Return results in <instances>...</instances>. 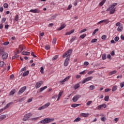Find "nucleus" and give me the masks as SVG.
Instances as JSON below:
<instances>
[{
	"instance_id": "obj_38",
	"label": "nucleus",
	"mask_w": 124,
	"mask_h": 124,
	"mask_svg": "<svg viewBox=\"0 0 124 124\" xmlns=\"http://www.w3.org/2000/svg\"><path fill=\"white\" fill-rule=\"evenodd\" d=\"M98 31H99V29H96L94 30L93 33V35H94L95 33H96V32Z\"/></svg>"
},
{
	"instance_id": "obj_1",
	"label": "nucleus",
	"mask_w": 124,
	"mask_h": 124,
	"mask_svg": "<svg viewBox=\"0 0 124 124\" xmlns=\"http://www.w3.org/2000/svg\"><path fill=\"white\" fill-rule=\"evenodd\" d=\"M72 53V49H70L68 51H66L62 56V58H66L64 62V66H67L68 65V61L70 59V56Z\"/></svg>"
},
{
	"instance_id": "obj_61",
	"label": "nucleus",
	"mask_w": 124,
	"mask_h": 124,
	"mask_svg": "<svg viewBox=\"0 0 124 124\" xmlns=\"http://www.w3.org/2000/svg\"><path fill=\"white\" fill-rule=\"evenodd\" d=\"M32 101V98H30L28 100L27 102L30 103Z\"/></svg>"
},
{
	"instance_id": "obj_63",
	"label": "nucleus",
	"mask_w": 124,
	"mask_h": 124,
	"mask_svg": "<svg viewBox=\"0 0 124 124\" xmlns=\"http://www.w3.org/2000/svg\"><path fill=\"white\" fill-rule=\"evenodd\" d=\"M102 107H103V108H106V107H107V105L106 104L102 105Z\"/></svg>"
},
{
	"instance_id": "obj_2",
	"label": "nucleus",
	"mask_w": 124,
	"mask_h": 124,
	"mask_svg": "<svg viewBox=\"0 0 124 124\" xmlns=\"http://www.w3.org/2000/svg\"><path fill=\"white\" fill-rule=\"evenodd\" d=\"M118 5L117 3H114L109 6V7L108 8L106 11H109L110 14H114L115 11H116V8L115 7Z\"/></svg>"
},
{
	"instance_id": "obj_27",
	"label": "nucleus",
	"mask_w": 124,
	"mask_h": 124,
	"mask_svg": "<svg viewBox=\"0 0 124 124\" xmlns=\"http://www.w3.org/2000/svg\"><path fill=\"white\" fill-rule=\"evenodd\" d=\"M105 1H106V0H103L100 3H99L100 6H102L105 3Z\"/></svg>"
},
{
	"instance_id": "obj_57",
	"label": "nucleus",
	"mask_w": 124,
	"mask_h": 124,
	"mask_svg": "<svg viewBox=\"0 0 124 124\" xmlns=\"http://www.w3.org/2000/svg\"><path fill=\"white\" fill-rule=\"evenodd\" d=\"M6 21V18H3L1 20V22L2 23H4Z\"/></svg>"
},
{
	"instance_id": "obj_60",
	"label": "nucleus",
	"mask_w": 124,
	"mask_h": 124,
	"mask_svg": "<svg viewBox=\"0 0 124 124\" xmlns=\"http://www.w3.org/2000/svg\"><path fill=\"white\" fill-rule=\"evenodd\" d=\"M93 71H90L88 72V74L90 75V74H93Z\"/></svg>"
},
{
	"instance_id": "obj_56",
	"label": "nucleus",
	"mask_w": 124,
	"mask_h": 124,
	"mask_svg": "<svg viewBox=\"0 0 124 124\" xmlns=\"http://www.w3.org/2000/svg\"><path fill=\"white\" fill-rule=\"evenodd\" d=\"M121 88H124V82L120 83Z\"/></svg>"
},
{
	"instance_id": "obj_8",
	"label": "nucleus",
	"mask_w": 124,
	"mask_h": 124,
	"mask_svg": "<svg viewBox=\"0 0 124 124\" xmlns=\"http://www.w3.org/2000/svg\"><path fill=\"white\" fill-rule=\"evenodd\" d=\"M50 105V103H47L45 104L44 106L38 108V110H42L43 109H45V108H47Z\"/></svg>"
},
{
	"instance_id": "obj_39",
	"label": "nucleus",
	"mask_w": 124,
	"mask_h": 124,
	"mask_svg": "<svg viewBox=\"0 0 124 124\" xmlns=\"http://www.w3.org/2000/svg\"><path fill=\"white\" fill-rule=\"evenodd\" d=\"M15 21L17 22L19 20V16L18 15H16L15 18Z\"/></svg>"
},
{
	"instance_id": "obj_42",
	"label": "nucleus",
	"mask_w": 124,
	"mask_h": 124,
	"mask_svg": "<svg viewBox=\"0 0 124 124\" xmlns=\"http://www.w3.org/2000/svg\"><path fill=\"white\" fill-rule=\"evenodd\" d=\"M86 36H87V35L86 34H83L80 35V38L83 39V38H85V37H86Z\"/></svg>"
},
{
	"instance_id": "obj_53",
	"label": "nucleus",
	"mask_w": 124,
	"mask_h": 124,
	"mask_svg": "<svg viewBox=\"0 0 124 124\" xmlns=\"http://www.w3.org/2000/svg\"><path fill=\"white\" fill-rule=\"evenodd\" d=\"M45 48L46 49V50H49V49H50V46H46L45 47Z\"/></svg>"
},
{
	"instance_id": "obj_17",
	"label": "nucleus",
	"mask_w": 124,
	"mask_h": 124,
	"mask_svg": "<svg viewBox=\"0 0 124 124\" xmlns=\"http://www.w3.org/2000/svg\"><path fill=\"white\" fill-rule=\"evenodd\" d=\"M78 106H81V104H73L71 105V107H74V108L78 107Z\"/></svg>"
},
{
	"instance_id": "obj_6",
	"label": "nucleus",
	"mask_w": 124,
	"mask_h": 124,
	"mask_svg": "<svg viewBox=\"0 0 124 124\" xmlns=\"http://www.w3.org/2000/svg\"><path fill=\"white\" fill-rule=\"evenodd\" d=\"M26 89H27V87L26 86L23 87L18 92L17 94H21V93H24Z\"/></svg>"
},
{
	"instance_id": "obj_18",
	"label": "nucleus",
	"mask_w": 124,
	"mask_h": 124,
	"mask_svg": "<svg viewBox=\"0 0 124 124\" xmlns=\"http://www.w3.org/2000/svg\"><path fill=\"white\" fill-rule=\"evenodd\" d=\"M4 53V48L0 47V55H2Z\"/></svg>"
},
{
	"instance_id": "obj_21",
	"label": "nucleus",
	"mask_w": 124,
	"mask_h": 124,
	"mask_svg": "<svg viewBox=\"0 0 124 124\" xmlns=\"http://www.w3.org/2000/svg\"><path fill=\"white\" fill-rule=\"evenodd\" d=\"M12 103H13L11 102L8 104H7V105L4 108V110H5V109H7V108H8V107H9V106H10L11 105V104H12Z\"/></svg>"
},
{
	"instance_id": "obj_14",
	"label": "nucleus",
	"mask_w": 124,
	"mask_h": 124,
	"mask_svg": "<svg viewBox=\"0 0 124 124\" xmlns=\"http://www.w3.org/2000/svg\"><path fill=\"white\" fill-rule=\"evenodd\" d=\"M22 55H23L24 56H29V55H31V52L23 51L22 52Z\"/></svg>"
},
{
	"instance_id": "obj_30",
	"label": "nucleus",
	"mask_w": 124,
	"mask_h": 124,
	"mask_svg": "<svg viewBox=\"0 0 124 124\" xmlns=\"http://www.w3.org/2000/svg\"><path fill=\"white\" fill-rule=\"evenodd\" d=\"M117 31H123V27L122 26H119L117 28Z\"/></svg>"
},
{
	"instance_id": "obj_31",
	"label": "nucleus",
	"mask_w": 124,
	"mask_h": 124,
	"mask_svg": "<svg viewBox=\"0 0 124 124\" xmlns=\"http://www.w3.org/2000/svg\"><path fill=\"white\" fill-rule=\"evenodd\" d=\"M5 118H6V116L5 115L0 116V120H4Z\"/></svg>"
},
{
	"instance_id": "obj_15",
	"label": "nucleus",
	"mask_w": 124,
	"mask_h": 124,
	"mask_svg": "<svg viewBox=\"0 0 124 124\" xmlns=\"http://www.w3.org/2000/svg\"><path fill=\"white\" fill-rule=\"evenodd\" d=\"M30 119V117H29L27 114H26L25 116L23 118L22 120L24 121V122H26V121H28Z\"/></svg>"
},
{
	"instance_id": "obj_49",
	"label": "nucleus",
	"mask_w": 124,
	"mask_h": 124,
	"mask_svg": "<svg viewBox=\"0 0 124 124\" xmlns=\"http://www.w3.org/2000/svg\"><path fill=\"white\" fill-rule=\"evenodd\" d=\"M85 31H87V29H84L83 30H82L80 31V33H82V32H85Z\"/></svg>"
},
{
	"instance_id": "obj_23",
	"label": "nucleus",
	"mask_w": 124,
	"mask_h": 124,
	"mask_svg": "<svg viewBox=\"0 0 124 124\" xmlns=\"http://www.w3.org/2000/svg\"><path fill=\"white\" fill-rule=\"evenodd\" d=\"M46 89H47V86H45L44 87L41 88L40 89L39 93H41V92H43V91H44V90H45Z\"/></svg>"
},
{
	"instance_id": "obj_25",
	"label": "nucleus",
	"mask_w": 124,
	"mask_h": 124,
	"mask_svg": "<svg viewBox=\"0 0 124 124\" xmlns=\"http://www.w3.org/2000/svg\"><path fill=\"white\" fill-rule=\"evenodd\" d=\"M117 73V71L114 70L109 73V75H113V74H116Z\"/></svg>"
},
{
	"instance_id": "obj_20",
	"label": "nucleus",
	"mask_w": 124,
	"mask_h": 124,
	"mask_svg": "<svg viewBox=\"0 0 124 124\" xmlns=\"http://www.w3.org/2000/svg\"><path fill=\"white\" fill-rule=\"evenodd\" d=\"M80 87V84L79 83H78L77 84H76L74 86V89L75 90H77V89H78V88Z\"/></svg>"
},
{
	"instance_id": "obj_11",
	"label": "nucleus",
	"mask_w": 124,
	"mask_h": 124,
	"mask_svg": "<svg viewBox=\"0 0 124 124\" xmlns=\"http://www.w3.org/2000/svg\"><path fill=\"white\" fill-rule=\"evenodd\" d=\"M65 27H66V25H65V24H63L61 25V27L57 29V31H62V30H63V29H64Z\"/></svg>"
},
{
	"instance_id": "obj_58",
	"label": "nucleus",
	"mask_w": 124,
	"mask_h": 124,
	"mask_svg": "<svg viewBox=\"0 0 124 124\" xmlns=\"http://www.w3.org/2000/svg\"><path fill=\"white\" fill-rule=\"evenodd\" d=\"M110 54L112 55V56H115V50H113L111 51Z\"/></svg>"
},
{
	"instance_id": "obj_54",
	"label": "nucleus",
	"mask_w": 124,
	"mask_h": 124,
	"mask_svg": "<svg viewBox=\"0 0 124 124\" xmlns=\"http://www.w3.org/2000/svg\"><path fill=\"white\" fill-rule=\"evenodd\" d=\"M16 58H19V55H15L12 57V60H14L15 59H16Z\"/></svg>"
},
{
	"instance_id": "obj_7",
	"label": "nucleus",
	"mask_w": 124,
	"mask_h": 124,
	"mask_svg": "<svg viewBox=\"0 0 124 124\" xmlns=\"http://www.w3.org/2000/svg\"><path fill=\"white\" fill-rule=\"evenodd\" d=\"M42 84H43V81H39L37 82L35 84V88L38 89V88H40Z\"/></svg>"
},
{
	"instance_id": "obj_33",
	"label": "nucleus",
	"mask_w": 124,
	"mask_h": 124,
	"mask_svg": "<svg viewBox=\"0 0 124 124\" xmlns=\"http://www.w3.org/2000/svg\"><path fill=\"white\" fill-rule=\"evenodd\" d=\"M104 100L105 101H108V100H109V96L108 95L106 96L104 98Z\"/></svg>"
},
{
	"instance_id": "obj_51",
	"label": "nucleus",
	"mask_w": 124,
	"mask_h": 124,
	"mask_svg": "<svg viewBox=\"0 0 124 124\" xmlns=\"http://www.w3.org/2000/svg\"><path fill=\"white\" fill-rule=\"evenodd\" d=\"M26 68H27L26 67H24V68H23L21 69L20 72H22V71H26Z\"/></svg>"
},
{
	"instance_id": "obj_50",
	"label": "nucleus",
	"mask_w": 124,
	"mask_h": 124,
	"mask_svg": "<svg viewBox=\"0 0 124 124\" xmlns=\"http://www.w3.org/2000/svg\"><path fill=\"white\" fill-rule=\"evenodd\" d=\"M9 44V42H6L3 43V45L4 46H6V45H8Z\"/></svg>"
},
{
	"instance_id": "obj_62",
	"label": "nucleus",
	"mask_w": 124,
	"mask_h": 124,
	"mask_svg": "<svg viewBox=\"0 0 124 124\" xmlns=\"http://www.w3.org/2000/svg\"><path fill=\"white\" fill-rule=\"evenodd\" d=\"M26 114H27L28 116L29 117V118L30 117H31V116H32V114H31V113H27Z\"/></svg>"
},
{
	"instance_id": "obj_37",
	"label": "nucleus",
	"mask_w": 124,
	"mask_h": 124,
	"mask_svg": "<svg viewBox=\"0 0 124 124\" xmlns=\"http://www.w3.org/2000/svg\"><path fill=\"white\" fill-rule=\"evenodd\" d=\"M95 42H97V39H93L91 41V43H94Z\"/></svg>"
},
{
	"instance_id": "obj_52",
	"label": "nucleus",
	"mask_w": 124,
	"mask_h": 124,
	"mask_svg": "<svg viewBox=\"0 0 124 124\" xmlns=\"http://www.w3.org/2000/svg\"><path fill=\"white\" fill-rule=\"evenodd\" d=\"M110 91H111V89L109 88H107L105 90V93H108V92H110Z\"/></svg>"
},
{
	"instance_id": "obj_13",
	"label": "nucleus",
	"mask_w": 124,
	"mask_h": 124,
	"mask_svg": "<svg viewBox=\"0 0 124 124\" xmlns=\"http://www.w3.org/2000/svg\"><path fill=\"white\" fill-rule=\"evenodd\" d=\"M70 78V76H68L66 78H65L63 80L60 81V83H64V82H66L69 78Z\"/></svg>"
},
{
	"instance_id": "obj_16",
	"label": "nucleus",
	"mask_w": 124,
	"mask_h": 124,
	"mask_svg": "<svg viewBox=\"0 0 124 124\" xmlns=\"http://www.w3.org/2000/svg\"><path fill=\"white\" fill-rule=\"evenodd\" d=\"M62 93H63L62 91H60V92L59 93L58 96V98H57L58 101L60 100V98H61V96L62 95Z\"/></svg>"
},
{
	"instance_id": "obj_64",
	"label": "nucleus",
	"mask_w": 124,
	"mask_h": 124,
	"mask_svg": "<svg viewBox=\"0 0 124 124\" xmlns=\"http://www.w3.org/2000/svg\"><path fill=\"white\" fill-rule=\"evenodd\" d=\"M121 39H122V40H124V36L122 35L121 36Z\"/></svg>"
},
{
	"instance_id": "obj_48",
	"label": "nucleus",
	"mask_w": 124,
	"mask_h": 124,
	"mask_svg": "<svg viewBox=\"0 0 124 124\" xmlns=\"http://www.w3.org/2000/svg\"><path fill=\"white\" fill-rule=\"evenodd\" d=\"M101 120L102 122H106L107 119H106V117H102L101 118Z\"/></svg>"
},
{
	"instance_id": "obj_28",
	"label": "nucleus",
	"mask_w": 124,
	"mask_h": 124,
	"mask_svg": "<svg viewBox=\"0 0 124 124\" xmlns=\"http://www.w3.org/2000/svg\"><path fill=\"white\" fill-rule=\"evenodd\" d=\"M80 121H81V118H80V117H78L74 121V123H78V122H80Z\"/></svg>"
},
{
	"instance_id": "obj_29",
	"label": "nucleus",
	"mask_w": 124,
	"mask_h": 124,
	"mask_svg": "<svg viewBox=\"0 0 124 124\" xmlns=\"http://www.w3.org/2000/svg\"><path fill=\"white\" fill-rule=\"evenodd\" d=\"M40 72L42 74H44V67L43 66L41 67Z\"/></svg>"
},
{
	"instance_id": "obj_9",
	"label": "nucleus",
	"mask_w": 124,
	"mask_h": 124,
	"mask_svg": "<svg viewBox=\"0 0 124 124\" xmlns=\"http://www.w3.org/2000/svg\"><path fill=\"white\" fill-rule=\"evenodd\" d=\"M93 77H88L86 78H85L82 82L83 84H85V83H87V82L89 81H91L93 79Z\"/></svg>"
},
{
	"instance_id": "obj_5",
	"label": "nucleus",
	"mask_w": 124,
	"mask_h": 124,
	"mask_svg": "<svg viewBox=\"0 0 124 124\" xmlns=\"http://www.w3.org/2000/svg\"><path fill=\"white\" fill-rule=\"evenodd\" d=\"M81 97V95H76L74 96L72 99L73 102H77L78 99H79Z\"/></svg>"
},
{
	"instance_id": "obj_43",
	"label": "nucleus",
	"mask_w": 124,
	"mask_h": 124,
	"mask_svg": "<svg viewBox=\"0 0 124 124\" xmlns=\"http://www.w3.org/2000/svg\"><path fill=\"white\" fill-rule=\"evenodd\" d=\"M119 39H120V38H119V37L116 36L114 38V41H115V42H117V41H119Z\"/></svg>"
},
{
	"instance_id": "obj_3",
	"label": "nucleus",
	"mask_w": 124,
	"mask_h": 124,
	"mask_svg": "<svg viewBox=\"0 0 124 124\" xmlns=\"http://www.w3.org/2000/svg\"><path fill=\"white\" fill-rule=\"evenodd\" d=\"M55 119L54 118H45L44 119L40 121L41 124H46L51 123V122H54Z\"/></svg>"
},
{
	"instance_id": "obj_41",
	"label": "nucleus",
	"mask_w": 124,
	"mask_h": 124,
	"mask_svg": "<svg viewBox=\"0 0 124 124\" xmlns=\"http://www.w3.org/2000/svg\"><path fill=\"white\" fill-rule=\"evenodd\" d=\"M39 119V117H35L31 119V121H37Z\"/></svg>"
},
{
	"instance_id": "obj_59",
	"label": "nucleus",
	"mask_w": 124,
	"mask_h": 124,
	"mask_svg": "<svg viewBox=\"0 0 124 124\" xmlns=\"http://www.w3.org/2000/svg\"><path fill=\"white\" fill-rule=\"evenodd\" d=\"M86 72V71L84 70L82 72H81L79 73V74H80L81 75H83V74H85V73Z\"/></svg>"
},
{
	"instance_id": "obj_32",
	"label": "nucleus",
	"mask_w": 124,
	"mask_h": 124,
	"mask_svg": "<svg viewBox=\"0 0 124 124\" xmlns=\"http://www.w3.org/2000/svg\"><path fill=\"white\" fill-rule=\"evenodd\" d=\"M117 86H114L112 87V92H116L117 91Z\"/></svg>"
},
{
	"instance_id": "obj_44",
	"label": "nucleus",
	"mask_w": 124,
	"mask_h": 124,
	"mask_svg": "<svg viewBox=\"0 0 124 124\" xmlns=\"http://www.w3.org/2000/svg\"><path fill=\"white\" fill-rule=\"evenodd\" d=\"M58 58V55H55L53 58H52V61H56Z\"/></svg>"
},
{
	"instance_id": "obj_26",
	"label": "nucleus",
	"mask_w": 124,
	"mask_h": 124,
	"mask_svg": "<svg viewBox=\"0 0 124 124\" xmlns=\"http://www.w3.org/2000/svg\"><path fill=\"white\" fill-rule=\"evenodd\" d=\"M89 89L90 91H93V90H94L95 89V87L94 85H91L89 87Z\"/></svg>"
},
{
	"instance_id": "obj_35",
	"label": "nucleus",
	"mask_w": 124,
	"mask_h": 124,
	"mask_svg": "<svg viewBox=\"0 0 124 124\" xmlns=\"http://www.w3.org/2000/svg\"><path fill=\"white\" fill-rule=\"evenodd\" d=\"M4 64V62L0 61V67H2Z\"/></svg>"
},
{
	"instance_id": "obj_45",
	"label": "nucleus",
	"mask_w": 124,
	"mask_h": 124,
	"mask_svg": "<svg viewBox=\"0 0 124 124\" xmlns=\"http://www.w3.org/2000/svg\"><path fill=\"white\" fill-rule=\"evenodd\" d=\"M102 58V60H106V58H107L106 54H103Z\"/></svg>"
},
{
	"instance_id": "obj_47",
	"label": "nucleus",
	"mask_w": 124,
	"mask_h": 124,
	"mask_svg": "<svg viewBox=\"0 0 124 124\" xmlns=\"http://www.w3.org/2000/svg\"><path fill=\"white\" fill-rule=\"evenodd\" d=\"M3 6L4 7V8H8V4L7 3H4L3 4Z\"/></svg>"
},
{
	"instance_id": "obj_24",
	"label": "nucleus",
	"mask_w": 124,
	"mask_h": 124,
	"mask_svg": "<svg viewBox=\"0 0 124 124\" xmlns=\"http://www.w3.org/2000/svg\"><path fill=\"white\" fill-rule=\"evenodd\" d=\"M16 90L15 89L12 90L9 93V95H13L15 93Z\"/></svg>"
},
{
	"instance_id": "obj_55",
	"label": "nucleus",
	"mask_w": 124,
	"mask_h": 124,
	"mask_svg": "<svg viewBox=\"0 0 124 124\" xmlns=\"http://www.w3.org/2000/svg\"><path fill=\"white\" fill-rule=\"evenodd\" d=\"M102 108V105H99L98 106L97 109L101 110Z\"/></svg>"
},
{
	"instance_id": "obj_22",
	"label": "nucleus",
	"mask_w": 124,
	"mask_h": 124,
	"mask_svg": "<svg viewBox=\"0 0 124 124\" xmlns=\"http://www.w3.org/2000/svg\"><path fill=\"white\" fill-rule=\"evenodd\" d=\"M29 73H30L29 71H26L23 74L22 76L23 77H25V76H27V75H29Z\"/></svg>"
},
{
	"instance_id": "obj_40",
	"label": "nucleus",
	"mask_w": 124,
	"mask_h": 124,
	"mask_svg": "<svg viewBox=\"0 0 124 124\" xmlns=\"http://www.w3.org/2000/svg\"><path fill=\"white\" fill-rule=\"evenodd\" d=\"M93 103V101H89L86 103V105L87 106H89V105H91Z\"/></svg>"
},
{
	"instance_id": "obj_36",
	"label": "nucleus",
	"mask_w": 124,
	"mask_h": 124,
	"mask_svg": "<svg viewBox=\"0 0 124 124\" xmlns=\"http://www.w3.org/2000/svg\"><path fill=\"white\" fill-rule=\"evenodd\" d=\"M101 38L102 39H103V40H105V39L107 38V36H106V35H103V36H102Z\"/></svg>"
},
{
	"instance_id": "obj_19",
	"label": "nucleus",
	"mask_w": 124,
	"mask_h": 124,
	"mask_svg": "<svg viewBox=\"0 0 124 124\" xmlns=\"http://www.w3.org/2000/svg\"><path fill=\"white\" fill-rule=\"evenodd\" d=\"M89 113H81L80 114V116H81L82 117H87L89 116Z\"/></svg>"
},
{
	"instance_id": "obj_12",
	"label": "nucleus",
	"mask_w": 124,
	"mask_h": 124,
	"mask_svg": "<svg viewBox=\"0 0 124 124\" xmlns=\"http://www.w3.org/2000/svg\"><path fill=\"white\" fill-rule=\"evenodd\" d=\"M30 12H32V13H39V12H40L37 9H35L34 10L33 9L31 10Z\"/></svg>"
},
{
	"instance_id": "obj_4",
	"label": "nucleus",
	"mask_w": 124,
	"mask_h": 124,
	"mask_svg": "<svg viewBox=\"0 0 124 124\" xmlns=\"http://www.w3.org/2000/svg\"><path fill=\"white\" fill-rule=\"evenodd\" d=\"M108 23H110V21H109V19H104L98 22L97 25H99L100 24H105V25H106L107 24H108Z\"/></svg>"
},
{
	"instance_id": "obj_10",
	"label": "nucleus",
	"mask_w": 124,
	"mask_h": 124,
	"mask_svg": "<svg viewBox=\"0 0 124 124\" xmlns=\"http://www.w3.org/2000/svg\"><path fill=\"white\" fill-rule=\"evenodd\" d=\"M7 58H8V54L6 52H4L3 54H2V60H3V61H5Z\"/></svg>"
},
{
	"instance_id": "obj_46",
	"label": "nucleus",
	"mask_w": 124,
	"mask_h": 124,
	"mask_svg": "<svg viewBox=\"0 0 124 124\" xmlns=\"http://www.w3.org/2000/svg\"><path fill=\"white\" fill-rule=\"evenodd\" d=\"M57 42V39L54 38L52 40V44H56V43Z\"/></svg>"
},
{
	"instance_id": "obj_34",
	"label": "nucleus",
	"mask_w": 124,
	"mask_h": 124,
	"mask_svg": "<svg viewBox=\"0 0 124 124\" xmlns=\"http://www.w3.org/2000/svg\"><path fill=\"white\" fill-rule=\"evenodd\" d=\"M76 39H77L76 37H73L71 38V39L70 40V42L71 43H72V42H73V41H74V40H75Z\"/></svg>"
}]
</instances>
